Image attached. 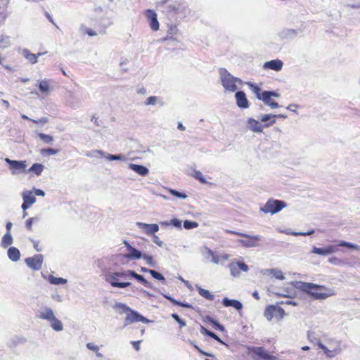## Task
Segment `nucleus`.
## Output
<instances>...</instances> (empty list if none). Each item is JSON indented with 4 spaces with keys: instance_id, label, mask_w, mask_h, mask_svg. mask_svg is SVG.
Here are the masks:
<instances>
[{
    "instance_id": "1",
    "label": "nucleus",
    "mask_w": 360,
    "mask_h": 360,
    "mask_svg": "<svg viewBox=\"0 0 360 360\" xmlns=\"http://www.w3.org/2000/svg\"><path fill=\"white\" fill-rule=\"evenodd\" d=\"M296 287L316 300H326L336 294L335 290L333 288L311 283L298 282Z\"/></svg>"
},
{
    "instance_id": "2",
    "label": "nucleus",
    "mask_w": 360,
    "mask_h": 360,
    "mask_svg": "<svg viewBox=\"0 0 360 360\" xmlns=\"http://www.w3.org/2000/svg\"><path fill=\"white\" fill-rule=\"evenodd\" d=\"M319 349V354H323L329 359L335 357L342 352L340 341L334 338L326 339Z\"/></svg>"
},
{
    "instance_id": "3",
    "label": "nucleus",
    "mask_w": 360,
    "mask_h": 360,
    "mask_svg": "<svg viewBox=\"0 0 360 360\" xmlns=\"http://www.w3.org/2000/svg\"><path fill=\"white\" fill-rule=\"evenodd\" d=\"M219 75L221 84L226 91L234 92L238 89L237 84H241L239 78L231 75L226 69H220Z\"/></svg>"
},
{
    "instance_id": "4",
    "label": "nucleus",
    "mask_w": 360,
    "mask_h": 360,
    "mask_svg": "<svg viewBox=\"0 0 360 360\" xmlns=\"http://www.w3.org/2000/svg\"><path fill=\"white\" fill-rule=\"evenodd\" d=\"M106 282L110 283L112 287L124 288L131 285L129 282H118L119 278H127V271L120 272L106 271L104 275Z\"/></svg>"
},
{
    "instance_id": "5",
    "label": "nucleus",
    "mask_w": 360,
    "mask_h": 360,
    "mask_svg": "<svg viewBox=\"0 0 360 360\" xmlns=\"http://www.w3.org/2000/svg\"><path fill=\"white\" fill-rule=\"evenodd\" d=\"M248 354L255 360H276L275 356L270 354L263 347H248Z\"/></svg>"
},
{
    "instance_id": "6",
    "label": "nucleus",
    "mask_w": 360,
    "mask_h": 360,
    "mask_svg": "<svg viewBox=\"0 0 360 360\" xmlns=\"http://www.w3.org/2000/svg\"><path fill=\"white\" fill-rule=\"evenodd\" d=\"M286 207V204L281 200L269 199L264 205L260 208V211L264 214H274L280 212L282 209Z\"/></svg>"
},
{
    "instance_id": "7",
    "label": "nucleus",
    "mask_w": 360,
    "mask_h": 360,
    "mask_svg": "<svg viewBox=\"0 0 360 360\" xmlns=\"http://www.w3.org/2000/svg\"><path fill=\"white\" fill-rule=\"evenodd\" d=\"M237 236L244 238L238 239L237 242L245 248H256L259 246V241L262 237L260 235H248L245 233H237Z\"/></svg>"
},
{
    "instance_id": "8",
    "label": "nucleus",
    "mask_w": 360,
    "mask_h": 360,
    "mask_svg": "<svg viewBox=\"0 0 360 360\" xmlns=\"http://www.w3.org/2000/svg\"><path fill=\"white\" fill-rule=\"evenodd\" d=\"M231 275L233 277H239L241 271L247 272L249 270L248 266L243 262L233 259L228 264Z\"/></svg>"
},
{
    "instance_id": "9",
    "label": "nucleus",
    "mask_w": 360,
    "mask_h": 360,
    "mask_svg": "<svg viewBox=\"0 0 360 360\" xmlns=\"http://www.w3.org/2000/svg\"><path fill=\"white\" fill-rule=\"evenodd\" d=\"M285 311L280 307L270 305L266 307L264 311V316L267 320L271 321L274 317L277 319H281L283 318Z\"/></svg>"
},
{
    "instance_id": "10",
    "label": "nucleus",
    "mask_w": 360,
    "mask_h": 360,
    "mask_svg": "<svg viewBox=\"0 0 360 360\" xmlns=\"http://www.w3.org/2000/svg\"><path fill=\"white\" fill-rule=\"evenodd\" d=\"M272 96L278 98L280 94L276 91H264L260 101H262L266 105L271 108H278L279 105L271 98Z\"/></svg>"
},
{
    "instance_id": "11",
    "label": "nucleus",
    "mask_w": 360,
    "mask_h": 360,
    "mask_svg": "<svg viewBox=\"0 0 360 360\" xmlns=\"http://www.w3.org/2000/svg\"><path fill=\"white\" fill-rule=\"evenodd\" d=\"M135 322L148 323L150 321L139 314L137 311L130 309L126 316L124 325V326H127V325Z\"/></svg>"
},
{
    "instance_id": "12",
    "label": "nucleus",
    "mask_w": 360,
    "mask_h": 360,
    "mask_svg": "<svg viewBox=\"0 0 360 360\" xmlns=\"http://www.w3.org/2000/svg\"><path fill=\"white\" fill-rule=\"evenodd\" d=\"M44 257L42 255H34L32 257H27L25 259L26 264L32 269L38 271L42 266Z\"/></svg>"
},
{
    "instance_id": "13",
    "label": "nucleus",
    "mask_w": 360,
    "mask_h": 360,
    "mask_svg": "<svg viewBox=\"0 0 360 360\" xmlns=\"http://www.w3.org/2000/svg\"><path fill=\"white\" fill-rule=\"evenodd\" d=\"M159 6L162 8L163 12L170 13L172 12H177L180 10L181 6L179 4L173 2L170 0H164L158 3Z\"/></svg>"
},
{
    "instance_id": "14",
    "label": "nucleus",
    "mask_w": 360,
    "mask_h": 360,
    "mask_svg": "<svg viewBox=\"0 0 360 360\" xmlns=\"http://www.w3.org/2000/svg\"><path fill=\"white\" fill-rule=\"evenodd\" d=\"M5 161L9 165L12 174L23 172L27 167L25 161L12 160L9 158H6Z\"/></svg>"
},
{
    "instance_id": "15",
    "label": "nucleus",
    "mask_w": 360,
    "mask_h": 360,
    "mask_svg": "<svg viewBox=\"0 0 360 360\" xmlns=\"http://www.w3.org/2000/svg\"><path fill=\"white\" fill-rule=\"evenodd\" d=\"M66 103L72 108H77L80 107L82 101L79 96L75 92L70 91L66 98Z\"/></svg>"
},
{
    "instance_id": "16",
    "label": "nucleus",
    "mask_w": 360,
    "mask_h": 360,
    "mask_svg": "<svg viewBox=\"0 0 360 360\" xmlns=\"http://www.w3.org/2000/svg\"><path fill=\"white\" fill-rule=\"evenodd\" d=\"M136 226L141 228L146 234L153 235L159 231V226L156 224H146L143 222H136Z\"/></svg>"
},
{
    "instance_id": "17",
    "label": "nucleus",
    "mask_w": 360,
    "mask_h": 360,
    "mask_svg": "<svg viewBox=\"0 0 360 360\" xmlns=\"http://www.w3.org/2000/svg\"><path fill=\"white\" fill-rule=\"evenodd\" d=\"M336 251V248L333 245H328L325 248H320L316 246H314L311 249V253L321 255V256H327L334 253Z\"/></svg>"
},
{
    "instance_id": "18",
    "label": "nucleus",
    "mask_w": 360,
    "mask_h": 360,
    "mask_svg": "<svg viewBox=\"0 0 360 360\" xmlns=\"http://www.w3.org/2000/svg\"><path fill=\"white\" fill-rule=\"evenodd\" d=\"M283 65V63L279 59L272 60L268 62H266L263 65V69H270L274 71H280L281 70Z\"/></svg>"
},
{
    "instance_id": "19",
    "label": "nucleus",
    "mask_w": 360,
    "mask_h": 360,
    "mask_svg": "<svg viewBox=\"0 0 360 360\" xmlns=\"http://www.w3.org/2000/svg\"><path fill=\"white\" fill-rule=\"evenodd\" d=\"M37 316L42 320H46L49 322L56 316L52 309L45 307L39 311Z\"/></svg>"
},
{
    "instance_id": "20",
    "label": "nucleus",
    "mask_w": 360,
    "mask_h": 360,
    "mask_svg": "<svg viewBox=\"0 0 360 360\" xmlns=\"http://www.w3.org/2000/svg\"><path fill=\"white\" fill-rule=\"evenodd\" d=\"M237 105L241 108H248L249 102L246 98V95L243 91H238L235 95Z\"/></svg>"
},
{
    "instance_id": "21",
    "label": "nucleus",
    "mask_w": 360,
    "mask_h": 360,
    "mask_svg": "<svg viewBox=\"0 0 360 360\" xmlns=\"http://www.w3.org/2000/svg\"><path fill=\"white\" fill-rule=\"evenodd\" d=\"M207 255L212 257V262L216 264H223L225 261H227L229 259V255L228 254H224L219 256L214 255L210 249L207 248Z\"/></svg>"
},
{
    "instance_id": "22",
    "label": "nucleus",
    "mask_w": 360,
    "mask_h": 360,
    "mask_svg": "<svg viewBox=\"0 0 360 360\" xmlns=\"http://www.w3.org/2000/svg\"><path fill=\"white\" fill-rule=\"evenodd\" d=\"M146 16L150 22V28L154 31H157L159 29V22L157 20L156 13L151 10H148Z\"/></svg>"
},
{
    "instance_id": "23",
    "label": "nucleus",
    "mask_w": 360,
    "mask_h": 360,
    "mask_svg": "<svg viewBox=\"0 0 360 360\" xmlns=\"http://www.w3.org/2000/svg\"><path fill=\"white\" fill-rule=\"evenodd\" d=\"M264 127L263 124L255 119L249 118L248 120V128L253 132L260 133Z\"/></svg>"
},
{
    "instance_id": "24",
    "label": "nucleus",
    "mask_w": 360,
    "mask_h": 360,
    "mask_svg": "<svg viewBox=\"0 0 360 360\" xmlns=\"http://www.w3.org/2000/svg\"><path fill=\"white\" fill-rule=\"evenodd\" d=\"M129 168L142 176H146L149 174L148 169L143 165L131 163Z\"/></svg>"
},
{
    "instance_id": "25",
    "label": "nucleus",
    "mask_w": 360,
    "mask_h": 360,
    "mask_svg": "<svg viewBox=\"0 0 360 360\" xmlns=\"http://www.w3.org/2000/svg\"><path fill=\"white\" fill-rule=\"evenodd\" d=\"M127 278H130V277H132V278H136L139 282H140L141 283H142L143 285H144L146 287H150V283L146 281L143 276L141 275H139L138 274H136L134 271L133 270H127Z\"/></svg>"
},
{
    "instance_id": "26",
    "label": "nucleus",
    "mask_w": 360,
    "mask_h": 360,
    "mask_svg": "<svg viewBox=\"0 0 360 360\" xmlns=\"http://www.w3.org/2000/svg\"><path fill=\"white\" fill-rule=\"evenodd\" d=\"M51 81L49 79H43L39 83V89L43 95L47 96L49 94L51 91Z\"/></svg>"
},
{
    "instance_id": "27",
    "label": "nucleus",
    "mask_w": 360,
    "mask_h": 360,
    "mask_svg": "<svg viewBox=\"0 0 360 360\" xmlns=\"http://www.w3.org/2000/svg\"><path fill=\"white\" fill-rule=\"evenodd\" d=\"M276 115L264 114L259 117L260 120L264 122V127H268L273 125L276 122Z\"/></svg>"
},
{
    "instance_id": "28",
    "label": "nucleus",
    "mask_w": 360,
    "mask_h": 360,
    "mask_svg": "<svg viewBox=\"0 0 360 360\" xmlns=\"http://www.w3.org/2000/svg\"><path fill=\"white\" fill-rule=\"evenodd\" d=\"M222 302L225 307H233L237 310H240L243 308L242 304L236 300H229L226 297Z\"/></svg>"
},
{
    "instance_id": "29",
    "label": "nucleus",
    "mask_w": 360,
    "mask_h": 360,
    "mask_svg": "<svg viewBox=\"0 0 360 360\" xmlns=\"http://www.w3.org/2000/svg\"><path fill=\"white\" fill-rule=\"evenodd\" d=\"M22 55L24 57L27 59L31 63L34 64L37 62V58L39 56H41V53H38L37 55L32 53L28 49L22 50Z\"/></svg>"
},
{
    "instance_id": "30",
    "label": "nucleus",
    "mask_w": 360,
    "mask_h": 360,
    "mask_svg": "<svg viewBox=\"0 0 360 360\" xmlns=\"http://www.w3.org/2000/svg\"><path fill=\"white\" fill-rule=\"evenodd\" d=\"M8 256L13 262H17L20 259V251L15 247H11L8 250Z\"/></svg>"
},
{
    "instance_id": "31",
    "label": "nucleus",
    "mask_w": 360,
    "mask_h": 360,
    "mask_svg": "<svg viewBox=\"0 0 360 360\" xmlns=\"http://www.w3.org/2000/svg\"><path fill=\"white\" fill-rule=\"evenodd\" d=\"M50 326L55 331H62L63 330V326L62 322L57 319L56 316L53 318L50 321Z\"/></svg>"
},
{
    "instance_id": "32",
    "label": "nucleus",
    "mask_w": 360,
    "mask_h": 360,
    "mask_svg": "<svg viewBox=\"0 0 360 360\" xmlns=\"http://www.w3.org/2000/svg\"><path fill=\"white\" fill-rule=\"evenodd\" d=\"M22 197L23 201L27 202L30 205H32L36 202V198L32 194L31 191H25L22 194Z\"/></svg>"
},
{
    "instance_id": "33",
    "label": "nucleus",
    "mask_w": 360,
    "mask_h": 360,
    "mask_svg": "<svg viewBox=\"0 0 360 360\" xmlns=\"http://www.w3.org/2000/svg\"><path fill=\"white\" fill-rule=\"evenodd\" d=\"M308 340L313 343L314 345H316L319 349L321 348V345H322L323 342L321 339L317 336V335L314 332H309L307 335Z\"/></svg>"
},
{
    "instance_id": "34",
    "label": "nucleus",
    "mask_w": 360,
    "mask_h": 360,
    "mask_svg": "<svg viewBox=\"0 0 360 360\" xmlns=\"http://www.w3.org/2000/svg\"><path fill=\"white\" fill-rule=\"evenodd\" d=\"M266 273L268 275H271L272 276L275 277L278 280H284L285 276H283V274L281 270L278 269H271L266 270Z\"/></svg>"
},
{
    "instance_id": "35",
    "label": "nucleus",
    "mask_w": 360,
    "mask_h": 360,
    "mask_svg": "<svg viewBox=\"0 0 360 360\" xmlns=\"http://www.w3.org/2000/svg\"><path fill=\"white\" fill-rule=\"evenodd\" d=\"M142 257V254L141 251L132 248V249L129 251V253L125 255V257L131 259H139Z\"/></svg>"
},
{
    "instance_id": "36",
    "label": "nucleus",
    "mask_w": 360,
    "mask_h": 360,
    "mask_svg": "<svg viewBox=\"0 0 360 360\" xmlns=\"http://www.w3.org/2000/svg\"><path fill=\"white\" fill-rule=\"evenodd\" d=\"M13 243V238L10 232L7 231L3 236L1 245L4 248H7Z\"/></svg>"
},
{
    "instance_id": "37",
    "label": "nucleus",
    "mask_w": 360,
    "mask_h": 360,
    "mask_svg": "<svg viewBox=\"0 0 360 360\" xmlns=\"http://www.w3.org/2000/svg\"><path fill=\"white\" fill-rule=\"evenodd\" d=\"M248 85L249 86L252 91L255 94L258 100H260L262 95H264V91H262L259 86L253 84L252 83H248Z\"/></svg>"
},
{
    "instance_id": "38",
    "label": "nucleus",
    "mask_w": 360,
    "mask_h": 360,
    "mask_svg": "<svg viewBox=\"0 0 360 360\" xmlns=\"http://www.w3.org/2000/svg\"><path fill=\"white\" fill-rule=\"evenodd\" d=\"M296 30L292 29L285 30L280 33V36L284 39L293 38L296 36Z\"/></svg>"
},
{
    "instance_id": "39",
    "label": "nucleus",
    "mask_w": 360,
    "mask_h": 360,
    "mask_svg": "<svg viewBox=\"0 0 360 360\" xmlns=\"http://www.w3.org/2000/svg\"><path fill=\"white\" fill-rule=\"evenodd\" d=\"M197 290L198 293L203 297L206 298L209 300H214V295L210 293V292L207 290H205L200 286H197Z\"/></svg>"
},
{
    "instance_id": "40",
    "label": "nucleus",
    "mask_w": 360,
    "mask_h": 360,
    "mask_svg": "<svg viewBox=\"0 0 360 360\" xmlns=\"http://www.w3.org/2000/svg\"><path fill=\"white\" fill-rule=\"evenodd\" d=\"M338 245L360 252V246L352 243L341 241Z\"/></svg>"
},
{
    "instance_id": "41",
    "label": "nucleus",
    "mask_w": 360,
    "mask_h": 360,
    "mask_svg": "<svg viewBox=\"0 0 360 360\" xmlns=\"http://www.w3.org/2000/svg\"><path fill=\"white\" fill-rule=\"evenodd\" d=\"M86 155L90 158H99L105 155V152L101 150H94L88 152Z\"/></svg>"
},
{
    "instance_id": "42",
    "label": "nucleus",
    "mask_w": 360,
    "mask_h": 360,
    "mask_svg": "<svg viewBox=\"0 0 360 360\" xmlns=\"http://www.w3.org/2000/svg\"><path fill=\"white\" fill-rule=\"evenodd\" d=\"M48 280L50 283L53 284V285H60V284H65L67 283L66 279L63 278L55 277L53 276H49Z\"/></svg>"
},
{
    "instance_id": "43",
    "label": "nucleus",
    "mask_w": 360,
    "mask_h": 360,
    "mask_svg": "<svg viewBox=\"0 0 360 360\" xmlns=\"http://www.w3.org/2000/svg\"><path fill=\"white\" fill-rule=\"evenodd\" d=\"M157 103H160L162 105V103L160 102L159 97L155 96L148 97L145 101V105H155Z\"/></svg>"
},
{
    "instance_id": "44",
    "label": "nucleus",
    "mask_w": 360,
    "mask_h": 360,
    "mask_svg": "<svg viewBox=\"0 0 360 360\" xmlns=\"http://www.w3.org/2000/svg\"><path fill=\"white\" fill-rule=\"evenodd\" d=\"M43 169L44 166L41 164L35 163L29 169V172H32L37 175H40Z\"/></svg>"
},
{
    "instance_id": "45",
    "label": "nucleus",
    "mask_w": 360,
    "mask_h": 360,
    "mask_svg": "<svg viewBox=\"0 0 360 360\" xmlns=\"http://www.w3.org/2000/svg\"><path fill=\"white\" fill-rule=\"evenodd\" d=\"M164 297L165 298H167V300H169L170 302H172V303H174V304H175L176 305H179V306H181V307H186V308H191L192 307L191 304H188V303H183V302H179V301L174 300V298H172V297H170L169 295H165Z\"/></svg>"
},
{
    "instance_id": "46",
    "label": "nucleus",
    "mask_w": 360,
    "mask_h": 360,
    "mask_svg": "<svg viewBox=\"0 0 360 360\" xmlns=\"http://www.w3.org/2000/svg\"><path fill=\"white\" fill-rule=\"evenodd\" d=\"M108 160H126V158L124 155H111L105 153V155L104 156Z\"/></svg>"
},
{
    "instance_id": "47",
    "label": "nucleus",
    "mask_w": 360,
    "mask_h": 360,
    "mask_svg": "<svg viewBox=\"0 0 360 360\" xmlns=\"http://www.w3.org/2000/svg\"><path fill=\"white\" fill-rule=\"evenodd\" d=\"M10 45V39L7 36L2 35L0 38V49L7 48Z\"/></svg>"
},
{
    "instance_id": "48",
    "label": "nucleus",
    "mask_w": 360,
    "mask_h": 360,
    "mask_svg": "<svg viewBox=\"0 0 360 360\" xmlns=\"http://www.w3.org/2000/svg\"><path fill=\"white\" fill-rule=\"evenodd\" d=\"M141 258H143L148 265H150L153 267L156 266V262L153 259V257L152 256H150L149 255L143 254V255H142Z\"/></svg>"
},
{
    "instance_id": "49",
    "label": "nucleus",
    "mask_w": 360,
    "mask_h": 360,
    "mask_svg": "<svg viewBox=\"0 0 360 360\" xmlns=\"http://www.w3.org/2000/svg\"><path fill=\"white\" fill-rule=\"evenodd\" d=\"M191 175L196 179L199 180L201 183H202V184L207 183V181L205 180L202 174L200 171L193 170Z\"/></svg>"
},
{
    "instance_id": "50",
    "label": "nucleus",
    "mask_w": 360,
    "mask_h": 360,
    "mask_svg": "<svg viewBox=\"0 0 360 360\" xmlns=\"http://www.w3.org/2000/svg\"><path fill=\"white\" fill-rule=\"evenodd\" d=\"M285 233L286 234H290V235H292V236H310L311 234H313L314 233V230H311L308 232H294V231H285Z\"/></svg>"
},
{
    "instance_id": "51",
    "label": "nucleus",
    "mask_w": 360,
    "mask_h": 360,
    "mask_svg": "<svg viewBox=\"0 0 360 360\" xmlns=\"http://www.w3.org/2000/svg\"><path fill=\"white\" fill-rule=\"evenodd\" d=\"M149 274L155 279L162 281V283H165V277L160 274L159 272L152 270L149 271Z\"/></svg>"
},
{
    "instance_id": "52",
    "label": "nucleus",
    "mask_w": 360,
    "mask_h": 360,
    "mask_svg": "<svg viewBox=\"0 0 360 360\" xmlns=\"http://www.w3.org/2000/svg\"><path fill=\"white\" fill-rule=\"evenodd\" d=\"M38 136L41 140H43L45 143H51L53 141V136L48 135V134H43V133H39Z\"/></svg>"
},
{
    "instance_id": "53",
    "label": "nucleus",
    "mask_w": 360,
    "mask_h": 360,
    "mask_svg": "<svg viewBox=\"0 0 360 360\" xmlns=\"http://www.w3.org/2000/svg\"><path fill=\"white\" fill-rule=\"evenodd\" d=\"M198 226V224L195 221H191L188 220H186L184 222V227L186 229H191Z\"/></svg>"
},
{
    "instance_id": "54",
    "label": "nucleus",
    "mask_w": 360,
    "mask_h": 360,
    "mask_svg": "<svg viewBox=\"0 0 360 360\" xmlns=\"http://www.w3.org/2000/svg\"><path fill=\"white\" fill-rule=\"evenodd\" d=\"M168 191L172 194L173 195H174L175 197L176 198H181V199H186L187 198V195L186 194L184 193H181L179 191H177L176 190H174V189H168Z\"/></svg>"
},
{
    "instance_id": "55",
    "label": "nucleus",
    "mask_w": 360,
    "mask_h": 360,
    "mask_svg": "<svg viewBox=\"0 0 360 360\" xmlns=\"http://www.w3.org/2000/svg\"><path fill=\"white\" fill-rule=\"evenodd\" d=\"M328 262L330 263L331 264L340 266L343 264L342 261H341L339 258L337 257H331L328 258Z\"/></svg>"
},
{
    "instance_id": "56",
    "label": "nucleus",
    "mask_w": 360,
    "mask_h": 360,
    "mask_svg": "<svg viewBox=\"0 0 360 360\" xmlns=\"http://www.w3.org/2000/svg\"><path fill=\"white\" fill-rule=\"evenodd\" d=\"M172 317L178 322L180 328L186 326V322L184 320H182L181 319H180L177 314H172Z\"/></svg>"
},
{
    "instance_id": "57",
    "label": "nucleus",
    "mask_w": 360,
    "mask_h": 360,
    "mask_svg": "<svg viewBox=\"0 0 360 360\" xmlns=\"http://www.w3.org/2000/svg\"><path fill=\"white\" fill-rule=\"evenodd\" d=\"M207 320L210 323H213L216 328L219 329L221 331H224V327L222 325L219 324L218 322L215 321L212 318L207 317Z\"/></svg>"
},
{
    "instance_id": "58",
    "label": "nucleus",
    "mask_w": 360,
    "mask_h": 360,
    "mask_svg": "<svg viewBox=\"0 0 360 360\" xmlns=\"http://www.w3.org/2000/svg\"><path fill=\"white\" fill-rule=\"evenodd\" d=\"M58 153V150L53 148H46L44 149L41 151V153H46L49 155H56Z\"/></svg>"
},
{
    "instance_id": "59",
    "label": "nucleus",
    "mask_w": 360,
    "mask_h": 360,
    "mask_svg": "<svg viewBox=\"0 0 360 360\" xmlns=\"http://www.w3.org/2000/svg\"><path fill=\"white\" fill-rule=\"evenodd\" d=\"M115 308H117L119 309H122L123 311H130V308L128 307L126 304L122 303H116L115 305Z\"/></svg>"
},
{
    "instance_id": "60",
    "label": "nucleus",
    "mask_w": 360,
    "mask_h": 360,
    "mask_svg": "<svg viewBox=\"0 0 360 360\" xmlns=\"http://www.w3.org/2000/svg\"><path fill=\"white\" fill-rule=\"evenodd\" d=\"M31 121L32 122H34V123H36V124H44L48 122L49 119L46 117H41L40 119H39L37 120H31Z\"/></svg>"
},
{
    "instance_id": "61",
    "label": "nucleus",
    "mask_w": 360,
    "mask_h": 360,
    "mask_svg": "<svg viewBox=\"0 0 360 360\" xmlns=\"http://www.w3.org/2000/svg\"><path fill=\"white\" fill-rule=\"evenodd\" d=\"M153 236V241L156 244L158 245L159 247H162V245H163V243L162 241L160 239V238L155 235V233H153V235H152Z\"/></svg>"
},
{
    "instance_id": "62",
    "label": "nucleus",
    "mask_w": 360,
    "mask_h": 360,
    "mask_svg": "<svg viewBox=\"0 0 360 360\" xmlns=\"http://www.w3.org/2000/svg\"><path fill=\"white\" fill-rule=\"evenodd\" d=\"M170 225H173L174 227L181 229V221L177 219H173L170 221Z\"/></svg>"
},
{
    "instance_id": "63",
    "label": "nucleus",
    "mask_w": 360,
    "mask_h": 360,
    "mask_svg": "<svg viewBox=\"0 0 360 360\" xmlns=\"http://www.w3.org/2000/svg\"><path fill=\"white\" fill-rule=\"evenodd\" d=\"M37 218L31 217L29 218L26 221V227L29 230H32V223L34 221H37Z\"/></svg>"
},
{
    "instance_id": "64",
    "label": "nucleus",
    "mask_w": 360,
    "mask_h": 360,
    "mask_svg": "<svg viewBox=\"0 0 360 360\" xmlns=\"http://www.w3.org/2000/svg\"><path fill=\"white\" fill-rule=\"evenodd\" d=\"M86 347L89 349V350H91V351H94V352H98V347L96 345H94V343L92 342H89L86 344Z\"/></svg>"
}]
</instances>
